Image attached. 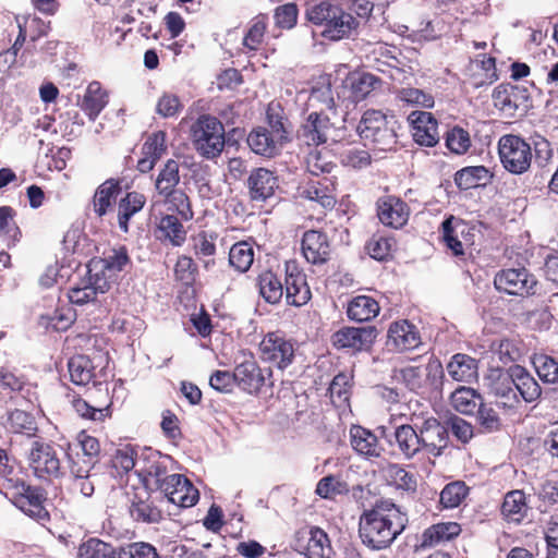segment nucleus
Segmentation results:
<instances>
[{
    "label": "nucleus",
    "mask_w": 558,
    "mask_h": 558,
    "mask_svg": "<svg viewBox=\"0 0 558 558\" xmlns=\"http://www.w3.org/2000/svg\"><path fill=\"white\" fill-rule=\"evenodd\" d=\"M59 448L63 451L70 468L72 475V490L78 492L84 497H90L95 490V484L90 476L92 465L90 462L81 463L75 460L72 452V446L66 444L65 446L59 445Z\"/></svg>",
    "instance_id": "nucleus-20"
},
{
    "label": "nucleus",
    "mask_w": 558,
    "mask_h": 558,
    "mask_svg": "<svg viewBox=\"0 0 558 558\" xmlns=\"http://www.w3.org/2000/svg\"><path fill=\"white\" fill-rule=\"evenodd\" d=\"M333 191V180L329 177H324L320 180H310L302 191V196L317 202L324 208H332L336 204Z\"/></svg>",
    "instance_id": "nucleus-29"
},
{
    "label": "nucleus",
    "mask_w": 558,
    "mask_h": 558,
    "mask_svg": "<svg viewBox=\"0 0 558 558\" xmlns=\"http://www.w3.org/2000/svg\"><path fill=\"white\" fill-rule=\"evenodd\" d=\"M461 532L457 522H441L426 529L422 534V547H432L451 541Z\"/></svg>",
    "instance_id": "nucleus-36"
},
{
    "label": "nucleus",
    "mask_w": 558,
    "mask_h": 558,
    "mask_svg": "<svg viewBox=\"0 0 558 558\" xmlns=\"http://www.w3.org/2000/svg\"><path fill=\"white\" fill-rule=\"evenodd\" d=\"M66 444L68 442L61 445L65 446ZM69 444L72 446L75 460H78L81 463L90 462L92 468H94L100 453V444L97 438L87 435L85 432H81L76 437V442Z\"/></svg>",
    "instance_id": "nucleus-34"
},
{
    "label": "nucleus",
    "mask_w": 558,
    "mask_h": 558,
    "mask_svg": "<svg viewBox=\"0 0 558 558\" xmlns=\"http://www.w3.org/2000/svg\"><path fill=\"white\" fill-rule=\"evenodd\" d=\"M498 154L502 167L511 174L525 173L534 163L544 169L551 160L554 150L544 136L535 134L526 142L519 135L506 134L498 141Z\"/></svg>",
    "instance_id": "nucleus-2"
},
{
    "label": "nucleus",
    "mask_w": 558,
    "mask_h": 558,
    "mask_svg": "<svg viewBox=\"0 0 558 558\" xmlns=\"http://www.w3.org/2000/svg\"><path fill=\"white\" fill-rule=\"evenodd\" d=\"M447 372L457 381H471L477 375V362L466 354H454L447 364Z\"/></svg>",
    "instance_id": "nucleus-40"
},
{
    "label": "nucleus",
    "mask_w": 558,
    "mask_h": 558,
    "mask_svg": "<svg viewBox=\"0 0 558 558\" xmlns=\"http://www.w3.org/2000/svg\"><path fill=\"white\" fill-rule=\"evenodd\" d=\"M534 368L541 380L546 384L558 383V362L551 356L539 354L532 360Z\"/></svg>",
    "instance_id": "nucleus-54"
},
{
    "label": "nucleus",
    "mask_w": 558,
    "mask_h": 558,
    "mask_svg": "<svg viewBox=\"0 0 558 558\" xmlns=\"http://www.w3.org/2000/svg\"><path fill=\"white\" fill-rule=\"evenodd\" d=\"M71 381L77 386L87 385L94 377V366L86 355H74L68 362Z\"/></svg>",
    "instance_id": "nucleus-48"
},
{
    "label": "nucleus",
    "mask_w": 558,
    "mask_h": 558,
    "mask_svg": "<svg viewBox=\"0 0 558 558\" xmlns=\"http://www.w3.org/2000/svg\"><path fill=\"white\" fill-rule=\"evenodd\" d=\"M410 421V424H401L393 432L395 442L405 459H412L423 450L418 429L414 426L420 418L413 414Z\"/></svg>",
    "instance_id": "nucleus-27"
},
{
    "label": "nucleus",
    "mask_w": 558,
    "mask_h": 558,
    "mask_svg": "<svg viewBox=\"0 0 558 558\" xmlns=\"http://www.w3.org/2000/svg\"><path fill=\"white\" fill-rule=\"evenodd\" d=\"M119 558H159V554L151 544L135 542L120 547Z\"/></svg>",
    "instance_id": "nucleus-64"
},
{
    "label": "nucleus",
    "mask_w": 558,
    "mask_h": 558,
    "mask_svg": "<svg viewBox=\"0 0 558 558\" xmlns=\"http://www.w3.org/2000/svg\"><path fill=\"white\" fill-rule=\"evenodd\" d=\"M107 105V95L102 92L100 83L92 82L83 97L81 108L89 117L95 120Z\"/></svg>",
    "instance_id": "nucleus-43"
},
{
    "label": "nucleus",
    "mask_w": 558,
    "mask_h": 558,
    "mask_svg": "<svg viewBox=\"0 0 558 558\" xmlns=\"http://www.w3.org/2000/svg\"><path fill=\"white\" fill-rule=\"evenodd\" d=\"M15 215L16 213L12 207H0V236L11 242H16L21 235V231L14 221Z\"/></svg>",
    "instance_id": "nucleus-59"
},
{
    "label": "nucleus",
    "mask_w": 558,
    "mask_h": 558,
    "mask_svg": "<svg viewBox=\"0 0 558 558\" xmlns=\"http://www.w3.org/2000/svg\"><path fill=\"white\" fill-rule=\"evenodd\" d=\"M168 485L169 489L160 490L161 497L181 508L193 507L199 499L198 490L182 474H171Z\"/></svg>",
    "instance_id": "nucleus-21"
},
{
    "label": "nucleus",
    "mask_w": 558,
    "mask_h": 558,
    "mask_svg": "<svg viewBox=\"0 0 558 558\" xmlns=\"http://www.w3.org/2000/svg\"><path fill=\"white\" fill-rule=\"evenodd\" d=\"M233 372L238 387L251 395L259 392L265 385L266 374L271 375V369L260 368L252 355H244V360L236 364Z\"/></svg>",
    "instance_id": "nucleus-15"
},
{
    "label": "nucleus",
    "mask_w": 558,
    "mask_h": 558,
    "mask_svg": "<svg viewBox=\"0 0 558 558\" xmlns=\"http://www.w3.org/2000/svg\"><path fill=\"white\" fill-rule=\"evenodd\" d=\"M266 28L267 16L264 14L255 16L252 20L248 31L243 38V46L252 51L257 50L263 43Z\"/></svg>",
    "instance_id": "nucleus-56"
},
{
    "label": "nucleus",
    "mask_w": 558,
    "mask_h": 558,
    "mask_svg": "<svg viewBox=\"0 0 558 558\" xmlns=\"http://www.w3.org/2000/svg\"><path fill=\"white\" fill-rule=\"evenodd\" d=\"M267 121L270 128L269 133L278 143H280V146L290 142L292 128L287 118H284L279 111L269 107L267 110Z\"/></svg>",
    "instance_id": "nucleus-51"
},
{
    "label": "nucleus",
    "mask_w": 558,
    "mask_h": 558,
    "mask_svg": "<svg viewBox=\"0 0 558 558\" xmlns=\"http://www.w3.org/2000/svg\"><path fill=\"white\" fill-rule=\"evenodd\" d=\"M386 478L398 488L404 490H415L416 480L413 474L409 473L399 464L390 463L384 469Z\"/></svg>",
    "instance_id": "nucleus-53"
},
{
    "label": "nucleus",
    "mask_w": 558,
    "mask_h": 558,
    "mask_svg": "<svg viewBox=\"0 0 558 558\" xmlns=\"http://www.w3.org/2000/svg\"><path fill=\"white\" fill-rule=\"evenodd\" d=\"M180 183V166L177 160L169 159L160 169L156 180L155 189L159 196L169 194Z\"/></svg>",
    "instance_id": "nucleus-46"
},
{
    "label": "nucleus",
    "mask_w": 558,
    "mask_h": 558,
    "mask_svg": "<svg viewBox=\"0 0 558 558\" xmlns=\"http://www.w3.org/2000/svg\"><path fill=\"white\" fill-rule=\"evenodd\" d=\"M452 407L462 414H474L482 401V397L470 387L456 389L450 397Z\"/></svg>",
    "instance_id": "nucleus-44"
},
{
    "label": "nucleus",
    "mask_w": 558,
    "mask_h": 558,
    "mask_svg": "<svg viewBox=\"0 0 558 558\" xmlns=\"http://www.w3.org/2000/svg\"><path fill=\"white\" fill-rule=\"evenodd\" d=\"M260 296L269 304H278L283 296V281L271 270L263 271L257 277Z\"/></svg>",
    "instance_id": "nucleus-39"
},
{
    "label": "nucleus",
    "mask_w": 558,
    "mask_h": 558,
    "mask_svg": "<svg viewBox=\"0 0 558 558\" xmlns=\"http://www.w3.org/2000/svg\"><path fill=\"white\" fill-rule=\"evenodd\" d=\"M495 288L510 295L530 296L537 293L538 281L526 268L500 270L494 278Z\"/></svg>",
    "instance_id": "nucleus-10"
},
{
    "label": "nucleus",
    "mask_w": 558,
    "mask_h": 558,
    "mask_svg": "<svg viewBox=\"0 0 558 558\" xmlns=\"http://www.w3.org/2000/svg\"><path fill=\"white\" fill-rule=\"evenodd\" d=\"M302 254L307 263L323 265L331 254V244L328 235L319 230H307L302 236Z\"/></svg>",
    "instance_id": "nucleus-19"
},
{
    "label": "nucleus",
    "mask_w": 558,
    "mask_h": 558,
    "mask_svg": "<svg viewBox=\"0 0 558 558\" xmlns=\"http://www.w3.org/2000/svg\"><path fill=\"white\" fill-rule=\"evenodd\" d=\"M377 337L374 326L344 327L332 335V344L337 349L362 351L368 349Z\"/></svg>",
    "instance_id": "nucleus-16"
},
{
    "label": "nucleus",
    "mask_w": 558,
    "mask_h": 558,
    "mask_svg": "<svg viewBox=\"0 0 558 558\" xmlns=\"http://www.w3.org/2000/svg\"><path fill=\"white\" fill-rule=\"evenodd\" d=\"M163 202L168 205V209L175 211L181 219L189 221L194 217L191 202L186 193L181 189H174L169 194L161 195Z\"/></svg>",
    "instance_id": "nucleus-50"
},
{
    "label": "nucleus",
    "mask_w": 558,
    "mask_h": 558,
    "mask_svg": "<svg viewBox=\"0 0 558 558\" xmlns=\"http://www.w3.org/2000/svg\"><path fill=\"white\" fill-rule=\"evenodd\" d=\"M408 119L413 126V138L418 145L433 147L438 143V123L430 112L413 111Z\"/></svg>",
    "instance_id": "nucleus-22"
},
{
    "label": "nucleus",
    "mask_w": 558,
    "mask_h": 558,
    "mask_svg": "<svg viewBox=\"0 0 558 558\" xmlns=\"http://www.w3.org/2000/svg\"><path fill=\"white\" fill-rule=\"evenodd\" d=\"M157 230L160 232L158 238L169 241L173 246H181L186 240V230L177 216H162Z\"/></svg>",
    "instance_id": "nucleus-41"
},
{
    "label": "nucleus",
    "mask_w": 558,
    "mask_h": 558,
    "mask_svg": "<svg viewBox=\"0 0 558 558\" xmlns=\"http://www.w3.org/2000/svg\"><path fill=\"white\" fill-rule=\"evenodd\" d=\"M397 128L398 121L393 114L368 109L363 113L356 131L365 146L378 151H390L397 145Z\"/></svg>",
    "instance_id": "nucleus-5"
},
{
    "label": "nucleus",
    "mask_w": 558,
    "mask_h": 558,
    "mask_svg": "<svg viewBox=\"0 0 558 558\" xmlns=\"http://www.w3.org/2000/svg\"><path fill=\"white\" fill-rule=\"evenodd\" d=\"M468 232L466 223L456 218L454 216L447 217L441 223L442 241L445 242L448 250L452 252L454 256L464 255L463 244L459 240V236H464Z\"/></svg>",
    "instance_id": "nucleus-32"
},
{
    "label": "nucleus",
    "mask_w": 558,
    "mask_h": 558,
    "mask_svg": "<svg viewBox=\"0 0 558 558\" xmlns=\"http://www.w3.org/2000/svg\"><path fill=\"white\" fill-rule=\"evenodd\" d=\"M377 216L383 225L399 229L408 222L410 209L408 204L402 199L395 196H387L378 201Z\"/></svg>",
    "instance_id": "nucleus-23"
},
{
    "label": "nucleus",
    "mask_w": 558,
    "mask_h": 558,
    "mask_svg": "<svg viewBox=\"0 0 558 558\" xmlns=\"http://www.w3.org/2000/svg\"><path fill=\"white\" fill-rule=\"evenodd\" d=\"M161 502H163L162 497L154 496L148 489H143L135 493L130 500L129 513L137 523L158 524L163 520Z\"/></svg>",
    "instance_id": "nucleus-12"
},
{
    "label": "nucleus",
    "mask_w": 558,
    "mask_h": 558,
    "mask_svg": "<svg viewBox=\"0 0 558 558\" xmlns=\"http://www.w3.org/2000/svg\"><path fill=\"white\" fill-rule=\"evenodd\" d=\"M305 16L319 29L322 37L331 41L349 38L359 26L356 19L337 1L325 0L313 4L306 9Z\"/></svg>",
    "instance_id": "nucleus-4"
},
{
    "label": "nucleus",
    "mask_w": 558,
    "mask_h": 558,
    "mask_svg": "<svg viewBox=\"0 0 558 558\" xmlns=\"http://www.w3.org/2000/svg\"><path fill=\"white\" fill-rule=\"evenodd\" d=\"M527 510L525 495L522 490H512L505 496L501 512L508 521L520 523Z\"/></svg>",
    "instance_id": "nucleus-45"
},
{
    "label": "nucleus",
    "mask_w": 558,
    "mask_h": 558,
    "mask_svg": "<svg viewBox=\"0 0 558 558\" xmlns=\"http://www.w3.org/2000/svg\"><path fill=\"white\" fill-rule=\"evenodd\" d=\"M283 294L289 305L300 307L311 300V290L303 274L294 267L292 270L287 266Z\"/></svg>",
    "instance_id": "nucleus-26"
},
{
    "label": "nucleus",
    "mask_w": 558,
    "mask_h": 558,
    "mask_svg": "<svg viewBox=\"0 0 558 558\" xmlns=\"http://www.w3.org/2000/svg\"><path fill=\"white\" fill-rule=\"evenodd\" d=\"M469 493L464 482L456 481L447 484L440 493V504L445 508L458 507Z\"/></svg>",
    "instance_id": "nucleus-57"
},
{
    "label": "nucleus",
    "mask_w": 558,
    "mask_h": 558,
    "mask_svg": "<svg viewBox=\"0 0 558 558\" xmlns=\"http://www.w3.org/2000/svg\"><path fill=\"white\" fill-rule=\"evenodd\" d=\"M169 460V456H162L151 449L140 454L136 473L142 478L144 489L159 492L169 489L168 482L171 475L168 474Z\"/></svg>",
    "instance_id": "nucleus-7"
},
{
    "label": "nucleus",
    "mask_w": 558,
    "mask_h": 558,
    "mask_svg": "<svg viewBox=\"0 0 558 558\" xmlns=\"http://www.w3.org/2000/svg\"><path fill=\"white\" fill-rule=\"evenodd\" d=\"M492 351L505 365L519 361L522 355L518 341L513 339H501L498 342H494Z\"/></svg>",
    "instance_id": "nucleus-55"
},
{
    "label": "nucleus",
    "mask_w": 558,
    "mask_h": 558,
    "mask_svg": "<svg viewBox=\"0 0 558 558\" xmlns=\"http://www.w3.org/2000/svg\"><path fill=\"white\" fill-rule=\"evenodd\" d=\"M28 461L38 477L59 476L61 463L56 449L49 442L36 439L32 442Z\"/></svg>",
    "instance_id": "nucleus-11"
},
{
    "label": "nucleus",
    "mask_w": 558,
    "mask_h": 558,
    "mask_svg": "<svg viewBox=\"0 0 558 558\" xmlns=\"http://www.w3.org/2000/svg\"><path fill=\"white\" fill-rule=\"evenodd\" d=\"M19 492L15 497V506L25 514L37 520L47 521L49 513L44 507L46 495L44 489L36 486L25 485L24 483L17 487Z\"/></svg>",
    "instance_id": "nucleus-18"
},
{
    "label": "nucleus",
    "mask_w": 558,
    "mask_h": 558,
    "mask_svg": "<svg viewBox=\"0 0 558 558\" xmlns=\"http://www.w3.org/2000/svg\"><path fill=\"white\" fill-rule=\"evenodd\" d=\"M381 80L376 75L363 72L350 77L351 95L354 101L365 99L374 89L380 86Z\"/></svg>",
    "instance_id": "nucleus-49"
},
{
    "label": "nucleus",
    "mask_w": 558,
    "mask_h": 558,
    "mask_svg": "<svg viewBox=\"0 0 558 558\" xmlns=\"http://www.w3.org/2000/svg\"><path fill=\"white\" fill-rule=\"evenodd\" d=\"M476 413V422L485 433H494L500 429L501 420L496 410L484 402H481Z\"/></svg>",
    "instance_id": "nucleus-58"
},
{
    "label": "nucleus",
    "mask_w": 558,
    "mask_h": 558,
    "mask_svg": "<svg viewBox=\"0 0 558 558\" xmlns=\"http://www.w3.org/2000/svg\"><path fill=\"white\" fill-rule=\"evenodd\" d=\"M350 440L353 450L366 458H377L380 456L381 448L379 446L377 436L371 430L354 425L350 429Z\"/></svg>",
    "instance_id": "nucleus-31"
},
{
    "label": "nucleus",
    "mask_w": 558,
    "mask_h": 558,
    "mask_svg": "<svg viewBox=\"0 0 558 558\" xmlns=\"http://www.w3.org/2000/svg\"><path fill=\"white\" fill-rule=\"evenodd\" d=\"M379 310L377 301L372 296L357 295L348 303L347 315L351 320L363 323L375 318Z\"/></svg>",
    "instance_id": "nucleus-35"
},
{
    "label": "nucleus",
    "mask_w": 558,
    "mask_h": 558,
    "mask_svg": "<svg viewBox=\"0 0 558 558\" xmlns=\"http://www.w3.org/2000/svg\"><path fill=\"white\" fill-rule=\"evenodd\" d=\"M414 426L418 429L422 449L435 457L440 456L449 442L446 423L441 424L435 417H427Z\"/></svg>",
    "instance_id": "nucleus-13"
},
{
    "label": "nucleus",
    "mask_w": 558,
    "mask_h": 558,
    "mask_svg": "<svg viewBox=\"0 0 558 558\" xmlns=\"http://www.w3.org/2000/svg\"><path fill=\"white\" fill-rule=\"evenodd\" d=\"M421 343L416 327L408 320L396 322L388 329V344L398 351L412 350Z\"/></svg>",
    "instance_id": "nucleus-28"
},
{
    "label": "nucleus",
    "mask_w": 558,
    "mask_h": 558,
    "mask_svg": "<svg viewBox=\"0 0 558 558\" xmlns=\"http://www.w3.org/2000/svg\"><path fill=\"white\" fill-rule=\"evenodd\" d=\"M146 203L144 194L132 191L128 192L118 203V225L122 232L129 231V221L141 211Z\"/></svg>",
    "instance_id": "nucleus-33"
},
{
    "label": "nucleus",
    "mask_w": 558,
    "mask_h": 558,
    "mask_svg": "<svg viewBox=\"0 0 558 558\" xmlns=\"http://www.w3.org/2000/svg\"><path fill=\"white\" fill-rule=\"evenodd\" d=\"M430 376H442V366L439 362L429 363L425 368L422 366H407L399 371V379L412 392L420 393L427 386Z\"/></svg>",
    "instance_id": "nucleus-24"
},
{
    "label": "nucleus",
    "mask_w": 558,
    "mask_h": 558,
    "mask_svg": "<svg viewBox=\"0 0 558 558\" xmlns=\"http://www.w3.org/2000/svg\"><path fill=\"white\" fill-rule=\"evenodd\" d=\"M445 423L448 434L451 433L462 444H468L474 436L473 426L458 415L449 416Z\"/></svg>",
    "instance_id": "nucleus-63"
},
{
    "label": "nucleus",
    "mask_w": 558,
    "mask_h": 558,
    "mask_svg": "<svg viewBox=\"0 0 558 558\" xmlns=\"http://www.w3.org/2000/svg\"><path fill=\"white\" fill-rule=\"evenodd\" d=\"M254 260L253 247L246 242L233 244L229 252V264L239 272L250 269Z\"/></svg>",
    "instance_id": "nucleus-52"
},
{
    "label": "nucleus",
    "mask_w": 558,
    "mask_h": 558,
    "mask_svg": "<svg viewBox=\"0 0 558 558\" xmlns=\"http://www.w3.org/2000/svg\"><path fill=\"white\" fill-rule=\"evenodd\" d=\"M120 547L98 538H89L78 547L77 558H119Z\"/></svg>",
    "instance_id": "nucleus-47"
},
{
    "label": "nucleus",
    "mask_w": 558,
    "mask_h": 558,
    "mask_svg": "<svg viewBox=\"0 0 558 558\" xmlns=\"http://www.w3.org/2000/svg\"><path fill=\"white\" fill-rule=\"evenodd\" d=\"M512 365L508 369L492 368L484 377V387L496 403L504 409H517L520 398L513 387Z\"/></svg>",
    "instance_id": "nucleus-9"
},
{
    "label": "nucleus",
    "mask_w": 558,
    "mask_h": 558,
    "mask_svg": "<svg viewBox=\"0 0 558 558\" xmlns=\"http://www.w3.org/2000/svg\"><path fill=\"white\" fill-rule=\"evenodd\" d=\"M72 407L77 415L84 420L102 422L110 415L109 407L95 408L82 398L74 399Z\"/></svg>",
    "instance_id": "nucleus-61"
},
{
    "label": "nucleus",
    "mask_w": 558,
    "mask_h": 558,
    "mask_svg": "<svg viewBox=\"0 0 558 558\" xmlns=\"http://www.w3.org/2000/svg\"><path fill=\"white\" fill-rule=\"evenodd\" d=\"M129 262L130 258L124 246L112 250L97 262H92L87 267L86 275L68 290L69 301L81 306L98 302V295L105 294L110 289V282L105 271L119 272Z\"/></svg>",
    "instance_id": "nucleus-3"
},
{
    "label": "nucleus",
    "mask_w": 558,
    "mask_h": 558,
    "mask_svg": "<svg viewBox=\"0 0 558 558\" xmlns=\"http://www.w3.org/2000/svg\"><path fill=\"white\" fill-rule=\"evenodd\" d=\"M260 357L280 369L288 367L294 359V347L278 333H268L259 344Z\"/></svg>",
    "instance_id": "nucleus-14"
},
{
    "label": "nucleus",
    "mask_w": 558,
    "mask_h": 558,
    "mask_svg": "<svg viewBox=\"0 0 558 558\" xmlns=\"http://www.w3.org/2000/svg\"><path fill=\"white\" fill-rule=\"evenodd\" d=\"M8 426L14 433H25L32 436L37 429L34 417L22 410H14L8 416Z\"/></svg>",
    "instance_id": "nucleus-60"
},
{
    "label": "nucleus",
    "mask_w": 558,
    "mask_h": 558,
    "mask_svg": "<svg viewBox=\"0 0 558 558\" xmlns=\"http://www.w3.org/2000/svg\"><path fill=\"white\" fill-rule=\"evenodd\" d=\"M492 179L489 170L484 166L465 167L454 174V183L460 190H470L487 183Z\"/></svg>",
    "instance_id": "nucleus-42"
},
{
    "label": "nucleus",
    "mask_w": 558,
    "mask_h": 558,
    "mask_svg": "<svg viewBox=\"0 0 558 558\" xmlns=\"http://www.w3.org/2000/svg\"><path fill=\"white\" fill-rule=\"evenodd\" d=\"M492 98L495 108L509 118L524 116L532 107L529 88L521 84H499L493 90Z\"/></svg>",
    "instance_id": "nucleus-8"
},
{
    "label": "nucleus",
    "mask_w": 558,
    "mask_h": 558,
    "mask_svg": "<svg viewBox=\"0 0 558 558\" xmlns=\"http://www.w3.org/2000/svg\"><path fill=\"white\" fill-rule=\"evenodd\" d=\"M246 184L253 202H266L275 194L278 179L270 170L256 168L250 173Z\"/></svg>",
    "instance_id": "nucleus-25"
},
{
    "label": "nucleus",
    "mask_w": 558,
    "mask_h": 558,
    "mask_svg": "<svg viewBox=\"0 0 558 558\" xmlns=\"http://www.w3.org/2000/svg\"><path fill=\"white\" fill-rule=\"evenodd\" d=\"M191 138L195 150L208 160L219 157L228 143L222 122L210 114H201L193 122Z\"/></svg>",
    "instance_id": "nucleus-6"
},
{
    "label": "nucleus",
    "mask_w": 558,
    "mask_h": 558,
    "mask_svg": "<svg viewBox=\"0 0 558 558\" xmlns=\"http://www.w3.org/2000/svg\"><path fill=\"white\" fill-rule=\"evenodd\" d=\"M512 376L514 377L513 387L517 389V395L526 403L535 402L541 398L542 388L525 367L518 364L512 365Z\"/></svg>",
    "instance_id": "nucleus-30"
},
{
    "label": "nucleus",
    "mask_w": 558,
    "mask_h": 558,
    "mask_svg": "<svg viewBox=\"0 0 558 558\" xmlns=\"http://www.w3.org/2000/svg\"><path fill=\"white\" fill-rule=\"evenodd\" d=\"M247 145L257 155L272 157L278 154L280 143H278L265 128L254 129L247 136Z\"/></svg>",
    "instance_id": "nucleus-38"
},
{
    "label": "nucleus",
    "mask_w": 558,
    "mask_h": 558,
    "mask_svg": "<svg viewBox=\"0 0 558 558\" xmlns=\"http://www.w3.org/2000/svg\"><path fill=\"white\" fill-rule=\"evenodd\" d=\"M408 522L407 513L397 505L387 500L378 501L361 514L359 535L369 549H386L405 530Z\"/></svg>",
    "instance_id": "nucleus-1"
},
{
    "label": "nucleus",
    "mask_w": 558,
    "mask_h": 558,
    "mask_svg": "<svg viewBox=\"0 0 558 558\" xmlns=\"http://www.w3.org/2000/svg\"><path fill=\"white\" fill-rule=\"evenodd\" d=\"M332 129L328 116L311 112L298 130V138L307 146H318L328 142Z\"/></svg>",
    "instance_id": "nucleus-17"
},
{
    "label": "nucleus",
    "mask_w": 558,
    "mask_h": 558,
    "mask_svg": "<svg viewBox=\"0 0 558 558\" xmlns=\"http://www.w3.org/2000/svg\"><path fill=\"white\" fill-rule=\"evenodd\" d=\"M307 550L310 558H329L328 536L323 530L315 527L311 531Z\"/></svg>",
    "instance_id": "nucleus-62"
},
{
    "label": "nucleus",
    "mask_w": 558,
    "mask_h": 558,
    "mask_svg": "<svg viewBox=\"0 0 558 558\" xmlns=\"http://www.w3.org/2000/svg\"><path fill=\"white\" fill-rule=\"evenodd\" d=\"M120 191V181L114 179L106 180L97 187L93 198V207L98 217L108 213Z\"/></svg>",
    "instance_id": "nucleus-37"
}]
</instances>
